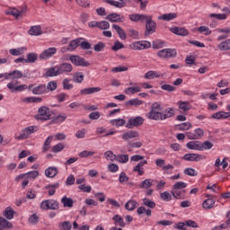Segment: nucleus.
Masks as SVG:
<instances>
[{
  "mask_svg": "<svg viewBox=\"0 0 230 230\" xmlns=\"http://www.w3.org/2000/svg\"><path fill=\"white\" fill-rule=\"evenodd\" d=\"M61 202L63 203L64 208H73V204H75L73 199L67 198V196H64L61 199Z\"/></svg>",
  "mask_w": 230,
  "mask_h": 230,
  "instance_id": "c9c22d12",
  "label": "nucleus"
},
{
  "mask_svg": "<svg viewBox=\"0 0 230 230\" xmlns=\"http://www.w3.org/2000/svg\"><path fill=\"white\" fill-rule=\"evenodd\" d=\"M148 119H153L154 121H163V112L151 110L147 113Z\"/></svg>",
  "mask_w": 230,
  "mask_h": 230,
  "instance_id": "f8f14e48",
  "label": "nucleus"
},
{
  "mask_svg": "<svg viewBox=\"0 0 230 230\" xmlns=\"http://www.w3.org/2000/svg\"><path fill=\"white\" fill-rule=\"evenodd\" d=\"M94 154H95L94 151L84 150L79 153V157H82V158L92 157V155H94Z\"/></svg>",
  "mask_w": 230,
  "mask_h": 230,
  "instance_id": "69168bd1",
  "label": "nucleus"
},
{
  "mask_svg": "<svg viewBox=\"0 0 230 230\" xmlns=\"http://www.w3.org/2000/svg\"><path fill=\"white\" fill-rule=\"evenodd\" d=\"M126 107H139V105H143V101L136 98V99H131L129 101H127L125 102Z\"/></svg>",
  "mask_w": 230,
  "mask_h": 230,
  "instance_id": "393cba45",
  "label": "nucleus"
},
{
  "mask_svg": "<svg viewBox=\"0 0 230 230\" xmlns=\"http://www.w3.org/2000/svg\"><path fill=\"white\" fill-rule=\"evenodd\" d=\"M10 75L12 76V80L22 78V72H21V70H14L13 72H10Z\"/></svg>",
  "mask_w": 230,
  "mask_h": 230,
  "instance_id": "13d9d810",
  "label": "nucleus"
},
{
  "mask_svg": "<svg viewBox=\"0 0 230 230\" xmlns=\"http://www.w3.org/2000/svg\"><path fill=\"white\" fill-rule=\"evenodd\" d=\"M57 87H58V84H57V81H50L46 85V91L48 93H53V91H57Z\"/></svg>",
  "mask_w": 230,
  "mask_h": 230,
  "instance_id": "a19ab883",
  "label": "nucleus"
},
{
  "mask_svg": "<svg viewBox=\"0 0 230 230\" xmlns=\"http://www.w3.org/2000/svg\"><path fill=\"white\" fill-rule=\"evenodd\" d=\"M110 123L113 127H125V125H127V120L123 119H111Z\"/></svg>",
  "mask_w": 230,
  "mask_h": 230,
  "instance_id": "473e14b6",
  "label": "nucleus"
},
{
  "mask_svg": "<svg viewBox=\"0 0 230 230\" xmlns=\"http://www.w3.org/2000/svg\"><path fill=\"white\" fill-rule=\"evenodd\" d=\"M51 141H53V136H49L43 145V152H48L51 148Z\"/></svg>",
  "mask_w": 230,
  "mask_h": 230,
  "instance_id": "a18cd8bd",
  "label": "nucleus"
},
{
  "mask_svg": "<svg viewBox=\"0 0 230 230\" xmlns=\"http://www.w3.org/2000/svg\"><path fill=\"white\" fill-rule=\"evenodd\" d=\"M185 193L186 190H179L177 189H172L171 190V195H172V197L174 199H177L178 200H184L185 197Z\"/></svg>",
  "mask_w": 230,
  "mask_h": 230,
  "instance_id": "dca6fc26",
  "label": "nucleus"
},
{
  "mask_svg": "<svg viewBox=\"0 0 230 230\" xmlns=\"http://www.w3.org/2000/svg\"><path fill=\"white\" fill-rule=\"evenodd\" d=\"M64 148H66V146H64L62 143H58L53 146L52 152L54 154H58V152H62Z\"/></svg>",
  "mask_w": 230,
  "mask_h": 230,
  "instance_id": "680f3d73",
  "label": "nucleus"
},
{
  "mask_svg": "<svg viewBox=\"0 0 230 230\" xmlns=\"http://www.w3.org/2000/svg\"><path fill=\"white\" fill-rule=\"evenodd\" d=\"M45 175L49 179H53L58 175V169L57 167H49L45 170Z\"/></svg>",
  "mask_w": 230,
  "mask_h": 230,
  "instance_id": "f3484780",
  "label": "nucleus"
},
{
  "mask_svg": "<svg viewBox=\"0 0 230 230\" xmlns=\"http://www.w3.org/2000/svg\"><path fill=\"white\" fill-rule=\"evenodd\" d=\"M26 51L25 47L18 48V49H11L9 50L10 55H13V57H19V55H22Z\"/></svg>",
  "mask_w": 230,
  "mask_h": 230,
  "instance_id": "72a5a7b5",
  "label": "nucleus"
},
{
  "mask_svg": "<svg viewBox=\"0 0 230 230\" xmlns=\"http://www.w3.org/2000/svg\"><path fill=\"white\" fill-rule=\"evenodd\" d=\"M186 147L189 148V150H200V142L190 141L187 143Z\"/></svg>",
  "mask_w": 230,
  "mask_h": 230,
  "instance_id": "e433bc0d",
  "label": "nucleus"
},
{
  "mask_svg": "<svg viewBox=\"0 0 230 230\" xmlns=\"http://www.w3.org/2000/svg\"><path fill=\"white\" fill-rule=\"evenodd\" d=\"M198 31H199V33H204V35H211V31L209 30V27L207 26H200L198 29Z\"/></svg>",
  "mask_w": 230,
  "mask_h": 230,
  "instance_id": "774afa93",
  "label": "nucleus"
},
{
  "mask_svg": "<svg viewBox=\"0 0 230 230\" xmlns=\"http://www.w3.org/2000/svg\"><path fill=\"white\" fill-rule=\"evenodd\" d=\"M160 76L157 72L150 70L145 74L144 78H146V80H154V78H159Z\"/></svg>",
  "mask_w": 230,
  "mask_h": 230,
  "instance_id": "58836bf2",
  "label": "nucleus"
},
{
  "mask_svg": "<svg viewBox=\"0 0 230 230\" xmlns=\"http://www.w3.org/2000/svg\"><path fill=\"white\" fill-rule=\"evenodd\" d=\"M145 164H148V161L143 160L139 162L133 169V172H137L138 175H144L145 174V170H143V166Z\"/></svg>",
  "mask_w": 230,
  "mask_h": 230,
  "instance_id": "a211bd4d",
  "label": "nucleus"
},
{
  "mask_svg": "<svg viewBox=\"0 0 230 230\" xmlns=\"http://www.w3.org/2000/svg\"><path fill=\"white\" fill-rule=\"evenodd\" d=\"M69 60L74 64V66H77L80 67H89V66H91V63H89V61L85 60V58L80 56L70 55Z\"/></svg>",
  "mask_w": 230,
  "mask_h": 230,
  "instance_id": "423d86ee",
  "label": "nucleus"
},
{
  "mask_svg": "<svg viewBox=\"0 0 230 230\" xmlns=\"http://www.w3.org/2000/svg\"><path fill=\"white\" fill-rule=\"evenodd\" d=\"M15 210L12 209V207H7L5 210L3 212L4 217H5L7 220H12V218H13Z\"/></svg>",
  "mask_w": 230,
  "mask_h": 230,
  "instance_id": "f704fd0d",
  "label": "nucleus"
},
{
  "mask_svg": "<svg viewBox=\"0 0 230 230\" xmlns=\"http://www.w3.org/2000/svg\"><path fill=\"white\" fill-rule=\"evenodd\" d=\"M105 19L106 21H110V22H123V16L118 13H111Z\"/></svg>",
  "mask_w": 230,
  "mask_h": 230,
  "instance_id": "ddd939ff",
  "label": "nucleus"
},
{
  "mask_svg": "<svg viewBox=\"0 0 230 230\" xmlns=\"http://www.w3.org/2000/svg\"><path fill=\"white\" fill-rule=\"evenodd\" d=\"M125 94H136V93H141V87L135 86V87H128L124 90Z\"/></svg>",
  "mask_w": 230,
  "mask_h": 230,
  "instance_id": "79ce46f5",
  "label": "nucleus"
},
{
  "mask_svg": "<svg viewBox=\"0 0 230 230\" xmlns=\"http://www.w3.org/2000/svg\"><path fill=\"white\" fill-rule=\"evenodd\" d=\"M112 220H114L115 222V226H119L120 227H125V221L123 220V217H121V216L119 215H115L113 217H112Z\"/></svg>",
  "mask_w": 230,
  "mask_h": 230,
  "instance_id": "49530a36",
  "label": "nucleus"
},
{
  "mask_svg": "<svg viewBox=\"0 0 230 230\" xmlns=\"http://www.w3.org/2000/svg\"><path fill=\"white\" fill-rule=\"evenodd\" d=\"M59 75H64V73H71L73 71V65L70 63H63L57 66Z\"/></svg>",
  "mask_w": 230,
  "mask_h": 230,
  "instance_id": "9b49d317",
  "label": "nucleus"
},
{
  "mask_svg": "<svg viewBox=\"0 0 230 230\" xmlns=\"http://www.w3.org/2000/svg\"><path fill=\"white\" fill-rule=\"evenodd\" d=\"M144 206H146L147 208H150L151 209H154L155 208V202L153 200H150L149 199L145 198L143 199Z\"/></svg>",
  "mask_w": 230,
  "mask_h": 230,
  "instance_id": "052dcab7",
  "label": "nucleus"
},
{
  "mask_svg": "<svg viewBox=\"0 0 230 230\" xmlns=\"http://www.w3.org/2000/svg\"><path fill=\"white\" fill-rule=\"evenodd\" d=\"M190 128H191V123L190 122H184L178 125V130H190Z\"/></svg>",
  "mask_w": 230,
  "mask_h": 230,
  "instance_id": "338daca9",
  "label": "nucleus"
},
{
  "mask_svg": "<svg viewBox=\"0 0 230 230\" xmlns=\"http://www.w3.org/2000/svg\"><path fill=\"white\" fill-rule=\"evenodd\" d=\"M93 49L97 53H100V51H103V49H105V43L99 41L97 44L93 46Z\"/></svg>",
  "mask_w": 230,
  "mask_h": 230,
  "instance_id": "bf43d9fd",
  "label": "nucleus"
},
{
  "mask_svg": "<svg viewBox=\"0 0 230 230\" xmlns=\"http://www.w3.org/2000/svg\"><path fill=\"white\" fill-rule=\"evenodd\" d=\"M217 48H218V49H220V51H229V49H230V39L219 43Z\"/></svg>",
  "mask_w": 230,
  "mask_h": 230,
  "instance_id": "4c0bfd02",
  "label": "nucleus"
},
{
  "mask_svg": "<svg viewBox=\"0 0 230 230\" xmlns=\"http://www.w3.org/2000/svg\"><path fill=\"white\" fill-rule=\"evenodd\" d=\"M102 91L101 87H89V88H84L80 91V94L82 96H87L89 94H94V93H100Z\"/></svg>",
  "mask_w": 230,
  "mask_h": 230,
  "instance_id": "2eb2a0df",
  "label": "nucleus"
},
{
  "mask_svg": "<svg viewBox=\"0 0 230 230\" xmlns=\"http://www.w3.org/2000/svg\"><path fill=\"white\" fill-rule=\"evenodd\" d=\"M105 3H107L111 6H115V8H123V6H125V4H123V3L114 1V0H105Z\"/></svg>",
  "mask_w": 230,
  "mask_h": 230,
  "instance_id": "6e6d98bb",
  "label": "nucleus"
},
{
  "mask_svg": "<svg viewBox=\"0 0 230 230\" xmlns=\"http://www.w3.org/2000/svg\"><path fill=\"white\" fill-rule=\"evenodd\" d=\"M17 84H19V81H13L7 84V87L10 89L11 93H22V91H26V89H28V91H31V93H32V94H35L36 96H42V94H48L46 91V84H40L38 85L31 84H29V86L26 84L17 85Z\"/></svg>",
  "mask_w": 230,
  "mask_h": 230,
  "instance_id": "f257e3e1",
  "label": "nucleus"
},
{
  "mask_svg": "<svg viewBox=\"0 0 230 230\" xmlns=\"http://www.w3.org/2000/svg\"><path fill=\"white\" fill-rule=\"evenodd\" d=\"M173 19H177L176 13H164V14L158 16L159 21H173Z\"/></svg>",
  "mask_w": 230,
  "mask_h": 230,
  "instance_id": "5701e85b",
  "label": "nucleus"
},
{
  "mask_svg": "<svg viewBox=\"0 0 230 230\" xmlns=\"http://www.w3.org/2000/svg\"><path fill=\"white\" fill-rule=\"evenodd\" d=\"M57 53V48L52 47L45 49L40 55V60H48V58H51L53 55Z\"/></svg>",
  "mask_w": 230,
  "mask_h": 230,
  "instance_id": "1a4fd4ad",
  "label": "nucleus"
},
{
  "mask_svg": "<svg viewBox=\"0 0 230 230\" xmlns=\"http://www.w3.org/2000/svg\"><path fill=\"white\" fill-rule=\"evenodd\" d=\"M73 82L75 84H82L84 82V75H82V72H78L74 75Z\"/></svg>",
  "mask_w": 230,
  "mask_h": 230,
  "instance_id": "864d4df0",
  "label": "nucleus"
},
{
  "mask_svg": "<svg viewBox=\"0 0 230 230\" xmlns=\"http://www.w3.org/2000/svg\"><path fill=\"white\" fill-rule=\"evenodd\" d=\"M129 48L134 51H141L142 49H150L152 43L146 40L134 41L129 45Z\"/></svg>",
  "mask_w": 230,
  "mask_h": 230,
  "instance_id": "20e7f679",
  "label": "nucleus"
},
{
  "mask_svg": "<svg viewBox=\"0 0 230 230\" xmlns=\"http://www.w3.org/2000/svg\"><path fill=\"white\" fill-rule=\"evenodd\" d=\"M213 148V143L210 141H205L204 143L199 142V150H211Z\"/></svg>",
  "mask_w": 230,
  "mask_h": 230,
  "instance_id": "09e8293b",
  "label": "nucleus"
},
{
  "mask_svg": "<svg viewBox=\"0 0 230 230\" xmlns=\"http://www.w3.org/2000/svg\"><path fill=\"white\" fill-rule=\"evenodd\" d=\"M60 74L58 72V68L57 66L50 67L48 69L44 75L46 78H51L53 76H58Z\"/></svg>",
  "mask_w": 230,
  "mask_h": 230,
  "instance_id": "412c9836",
  "label": "nucleus"
},
{
  "mask_svg": "<svg viewBox=\"0 0 230 230\" xmlns=\"http://www.w3.org/2000/svg\"><path fill=\"white\" fill-rule=\"evenodd\" d=\"M153 49H161V48H164V41L161 40H156L152 43Z\"/></svg>",
  "mask_w": 230,
  "mask_h": 230,
  "instance_id": "5fc2aeb1",
  "label": "nucleus"
},
{
  "mask_svg": "<svg viewBox=\"0 0 230 230\" xmlns=\"http://www.w3.org/2000/svg\"><path fill=\"white\" fill-rule=\"evenodd\" d=\"M13 225L11 222L6 220L4 217H0V230L3 229H12Z\"/></svg>",
  "mask_w": 230,
  "mask_h": 230,
  "instance_id": "c85d7f7f",
  "label": "nucleus"
},
{
  "mask_svg": "<svg viewBox=\"0 0 230 230\" xmlns=\"http://www.w3.org/2000/svg\"><path fill=\"white\" fill-rule=\"evenodd\" d=\"M29 35H34L35 37L39 35H42V28L40 25H34L31 26V29L28 31Z\"/></svg>",
  "mask_w": 230,
  "mask_h": 230,
  "instance_id": "aec40b11",
  "label": "nucleus"
},
{
  "mask_svg": "<svg viewBox=\"0 0 230 230\" xmlns=\"http://www.w3.org/2000/svg\"><path fill=\"white\" fill-rule=\"evenodd\" d=\"M39 58V55L35 52H31L27 54L26 64H35Z\"/></svg>",
  "mask_w": 230,
  "mask_h": 230,
  "instance_id": "bb28decb",
  "label": "nucleus"
},
{
  "mask_svg": "<svg viewBox=\"0 0 230 230\" xmlns=\"http://www.w3.org/2000/svg\"><path fill=\"white\" fill-rule=\"evenodd\" d=\"M37 121H49L51 119V111L48 106H41L38 109V114L34 116Z\"/></svg>",
  "mask_w": 230,
  "mask_h": 230,
  "instance_id": "f03ea898",
  "label": "nucleus"
},
{
  "mask_svg": "<svg viewBox=\"0 0 230 230\" xmlns=\"http://www.w3.org/2000/svg\"><path fill=\"white\" fill-rule=\"evenodd\" d=\"M67 119V114L62 113L53 118L51 123L54 125H60V123H64V121Z\"/></svg>",
  "mask_w": 230,
  "mask_h": 230,
  "instance_id": "6ab92c4d",
  "label": "nucleus"
},
{
  "mask_svg": "<svg viewBox=\"0 0 230 230\" xmlns=\"http://www.w3.org/2000/svg\"><path fill=\"white\" fill-rule=\"evenodd\" d=\"M160 199L164 202H170V200H172V194L168 191H164L160 194Z\"/></svg>",
  "mask_w": 230,
  "mask_h": 230,
  "instance_id": "4d7b16f0",
  "label": "nucleus"
},
{
  "mask_svg": "<svg viewBox=\"0 0 230 230\" xmlns=\"http://www.w3.org/2000/svg\"><path fill=\"white\" fill-rule=\"evenodd\" d=\"M175 115V110L173 108H167L164 113L162 112V119H168V118H172Z\"/></svg>",
  "mask_w": 230,
  "mask_h": 230,
  "instance_id": "a878e982",
  "label": "nucleus"
},
{
  "mask_svg": "<svg viewBox=\"0 0 230 230\" xmlns=\"http://www.w3.org/2000/svg\"><path fill=\"white\" fill-rule=\"evenodd\" d=\"M39 130V127L37 126H29L22 130V133L19 136H16L15 137L18 140H22V139H28L31 134H35Z\"/></svg>",
  "mask_w": 230,
  "mask_h": 230,
  "instance_id": "39448f33",
  "label": "nucleus"
},
{
  "mask_svg": "<svg viewBox=\"0 0 230 230\" xmlns=\"http://www.w3.org/2000/svg\"><path fill=\"white\" fill-rule=\"evenodd\" d=\"M112 28L113 30H115V31H117L121 40H127V33H125V31H123V29L119 25L113 24Z\"/></svg>",
  "mask_w": 230,
  "mask_h": 230,
  "instance_id": "4be33fe9",
  "label": "nucleus"
},
{
  "mask_svg": "<svg viewBox=\"0 0 230 230\" xmlns=\"http://www.w3.org/2000/svg\"><path fill=\"white\" fill-rule=\"evenodd\" d=\"M116 161L121 164H125V163H128V155H117Z\"/></svg>",
  "mask_w": 230,
  "mask_h": 230,
  "instance_id": "603ef678",
  "label": "nucleus"
},
{
  "mask_svg": "<svg viewBox=\"0 0 230 230\" xmlns=\"http://www.w3.org/2000/svg\"><path fill=\"white\" fill-rule=\"evenodd\" d=\"M58 227L60 230H71L73 229V225L69 221H64L58 224Z\"/></svg>",
  "mask_w": 230,
  "mask_h": 230,
  "instance_id": "37998d69",
  "label": "nucleus"
},
{
  "mask_svg": "<svg viewBox=\"0 0 230 230\" xmlns=\"http://www.w3.org/2000/svg\"><path fill=\"white\" fill-rule=\"evenodd\" d=\"M128 35L130 39H134L135 40H139V31L134 29L128 30Z\"/></svg>",
  "mask_w": 230,
  "mask_h": 230,
  "instance_id": "3c124183",
  "label": "nucleus"
},
{
  "mask_svg": "<svg viewBox=\"0 0 230 230\" xmlns=\"http://www.w3.org/2000/svg\"><path fill=\"white\" fill-rule=\"evenodd\" d=\"M143 123H145V119H143V117L141 116L130 118L128 119L126 124V128H134V127H141Z\"/></svg>",
  "mask_w": 230,
  "mask_h": 230,
  "instance_id": "6e6552de",
  "label": "nucleus"
},
{
  "mask_svg": "<svg viewBox=\"0 0 230 230\" xmlns=\"http://www.w3.org/2000/svg\"><path fill=\"white\" fill-rule=\"evenodd\" d=\"M78 46H80V40H73L72 41H70L68 47L66 48V50L75 51V49H76Z\"/></svg>",
  "mask_w": 230,
  "mask_h": 230,
  "instance_id": "ea45409f",
  "label": "nucleus"
},
{
  "mask_svg": "<svg viewBox=\"0 0 230 230\" xmlns=\"http://www.w3.org/2000/svg\"><path fill=\"white\" fill-rule=\"evenodd\" d=\"M152 182H154L153 180L146 179L140 183L139 188L148 190V188H152Z\"/></svg>",
  "mask_w": 230,
  "mask_h": 230,
  "instance_id": "de8ad7c7",
  "label": "nucleus"
},
{
  "mask_svg": "<svg viewBox=\"0 0 230 230\" xmlns=\"http://www.w3.org/2000/svg\"><path fill=\"white\" fill-rule=\"evenodd\" d=\"M167 58H175L177 57V49H166Z\"/></svg>",
  "mask_w": 230,
  "mask_h": 230,
  "instance_id": "e2e57ef3",
  "label": "nucleus"
},
{
  "mask_svg": "<svg viewBox=\"0 0 230 230\" xmlns=\"http://www.w3.org/2000/svg\"><path fill=\"white\" fill-rule=\"evenodd\" d=\"M170 31L172 33H174V35H180V37H186V35H189L188 30L182 27H172L170 29Z\"/></svg>",
  "mask_w": 230,
  "mask_h": 230,
  "instance_id": "4468645a",
  "label": "nucleus"
},
{
  "mask_svg": "<svg viewBox=\"0 0 230 230\" xmlns=\"http://www.w3.org/2000/svg\"><path fill=\"white\" fill-rule=\"evenodd\" d=\"M155 30H157V23L151 19L147 20L146 23V31H145V37H150V35H154L155 33Z\"/></svg>",
  "mask_w": 230,
  "mask_h": 230,
  "instance_id": "0eeeda50",
  "label": "nucleus"
},
{
  "mask_svg": "<svg viewBox=\"0 0 230 230\" xmlns=\"http://www.w3.org/2000/svg\"><path fill=\"white\" fill-rule=\"evenodd\" d=\"M182 159H184V161H190V162L195 161L196 163H199V161H202V159H204V156L202 155L190 153V154L184 155Z\"/></svg>",
  "mask_w": 230,
  "mask_h": 230,
  "instance_id": "9d476101",
  "label": "nucleus"
},
{
  "mask_svg": "<svg viewBox=\"0 0 230 230\" xmlns=\"http://www.w3.org/2000/svg\"><path fill=\"white\" fill-rule=\"evenodd\" d=\"M215 202L216 200L214 199H208L203 201L202 206L204 209H213L215 208Z\"/></svg>",
  "mask_w": 230,
  "mask_h": 230,
  "instance_id": "2f4dec72",
  "label": "nucleus"
},
{
  "mask_svg": "<svg viewBox=\"0 0 230 230\" xmlns=\"http://www.w3.org/2000/svg\"><path fill=\"white\" fill-rule=\"evenodd\" d=\"M125 48V45L123 43H120L119 40L114 42V45L111 47L112 51H119V49H123Z\"/></svg>",
  "mask_w": 230,
  "mask_h": 230,
  "instance_id": "0e129e2a",
  "label": "nucleus"
},
{
  "mask_svg": "<svg viewBox=\"0 0 230 230\" xmlns=\"http://www.w3.org/2000/svg\"><path fill=\"white\" fill-rule=\"evenodd\" d=\"M136 208H137V201L134 199H130L125 204V209H127V211H134Z\"/></svg>",
  "mask_w": 230,
  "mask_h": 230,
  "instance_id": "7c9ffc66",
  "label": "nucleus"
},
{
  "mask_svg": "<svg viewBox=\"0 0 230 230\" xmlns=\"http://www.w3.org/2000/svg\"><path fill=\"white\" fill-rule=\"evenodd\" d=\"M138 136H139V134L137 133V131L131 130V131L124 133L122 135V139L124 141H128V139H134L135 137H137Z\"/></svg>",
  "mask_w": 230,
  "mask_h": 230,
  "instance_id": "b1692460",
  "label": "nucleus"
},
{
  "mask_svg": "<svg viewBox=\"0 0 230 230\" xmlns=\"http://www.w3.org/2000/svg\"><path fill=\"white\" fill-rule=\"evenodd\" d=\"M210 19H217V21H226L227 15L226 13H210Z\"/></svg>",
  "mask_w": 230,
  "mask_h": 230,
  "instance_id": "8fccbe9b",
  "label": "nucleus"
},
{
  "mask_svg": "<svg viewBox=\"0 0 230 230\" xmlns=\"http://www.w3.org/2000/svg\"><path fill=\"white\" fill-rule=\"evenodd\" d=\"M24 12H26V7H23L22 10L12 8L9 13L17 19L19 17H22V13H24Z\"/></svg>",
  "mask_w": 230,
  "mask_h": 230,
  "instance_id": "c756f323",
  "label": "nucleus"
},
{
  "mask_svg": "<svg viewBox=\"0 0 230 230\" xmlns=\"http://www.w3.org/2000/svg\"><path fill=\"white\" fill-rule=\"evenodd\" d=\"M59 203L55 199H45L40 203V209L43 211H48L49 209H52L53 211H57L58 209Z\"/></svg>",
  "mask_w": 230,
  "mask_h": 230,
  "instance_id": "7ed1b4c3",
  "label": "nucleus"
},
{
  "mask_svg": "<svg viewBox=\"0 0 230 230\" xmlns=\"http://www.w3.org/2000/svg\"><path fill=\"white\" fill-rule=\"evenodd\" d=\"M60 186V183L49 184L45 187V190H49V195L52 197L57 193V188Z\"/></svg>",
  "mask_w": 230,
  "mask_h": 230,
  "instance_id": "cd10ccee",
  "label": "nucleus"
},
{
  "mask_svg": "<svg viewBox=\"0 0 230 230\" xmlns=\"http://www.w3.org/2000/svg\"><path fill=\"white\" fill-rule=\"evenodd\" d=\"M178 105H179V109H181V111H184V112H186L187 111H190L191 109V106L190 105V102H188L179 101Z\"/></svg>",
  "mask_w": 230,
  "mask_h": 230,
  "instance_id": "c03bdc74",
  "label": "nucleus"
}]
</instances>
